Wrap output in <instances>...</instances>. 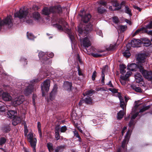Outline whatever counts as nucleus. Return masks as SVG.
<instances>
[{"label":"nucleus","mask_w":152,"mask_h":152,"mask_svg":"<svg viewBox=\"0 0 152 152\" xmlns=\"http://www.w3.org/2000/svg\"><path fill=\"white\" fill-rule=\"evenodd\" d=\"M58 22L62 25L63 27L61 25H59L58 24H54V26L57 27L59 30L63 31L64 30V31L65 30L66 32L68 34L71 40L72 41L74 39V37L72 33L71 30L67 28L66 27V26L68 25L67 23L65 21L64 19L62 18L59 19Z\"/></svg>","instance_id":"f257e3e1"},{"label":"nucleus","mask_w":152,"mask_h":152,"mask_svg":"<svg viewBox=\"0 0 152 152\" xmlns=\"http://www.w3.org/2000/svg\"><path fill=\"white\" fill-rule=\"evenodd\" d=\"M42 13L45 15H48L51 13H54L57 12L60 13L62 11L61 7L56 8V7H50L49 8L45 7L42 10Z\"/></svg>","instance_id":"f03ea898"},{"label":"nucleus","mask_w":152,"mask_h":152,"mask_svg":"<svg viewBox=\"0 0 152 152\" xmlns=\"http://www.w3.org/2000/svg\"><path fill=\"white\" fill-rule=\"evenodd\" d=\"M27 139L28 141L30 143L31 147L33 148L34 152H36V146L37 142V139L34 137V134L33 132H30L27 135Z\"/></svg>","instance_id":"7ed1b4c3"},{"label":"nucleus","mask_w":152,"mask_h":152,"mask_svg":"<svg viewBox=\"0 0 152 152\" xmlns=\"http://www.w3.org/2000/svg\"><path fill=\"white\" fill-rule=\"evenodd\" d=\"M138 68L142 74L143 76L145 79L148 80H152V71L151 70L148 71L144 69L142 65H138Z\"/></svg>","instance_id":"20e7f679"},{"label":"nucleus","mask_w":152,"mask_h":152,"mask_svg":"<svg viewBox=\"0 0 152 152\" xmlns=\"http://www.w3.org/2000/svg\"><path fill=\"white\" fill-rule=\"evenodd\" d=\"M93 29L92 25L91 24H89L86 25L85 27L83 28L80 25L78 27V31L81 34H86Z\"/></svg>","instance_id":"39448f33"},{"label":"nucleus","mask_w":152,"mask_h":152,"mask_svg":"<svg viewBox=\"0 0 152 152\" xmlns=\"http://www.w3.org/2000/svg\"><path fill=\"white\" fill-rule=\"evenodd\" d=\"M28 11L25 10L24 8L20 9L18 12H17L15 13V17H18L20 19H22L25 18L26 19H28L27 15Z\"/></svg>","instance_id":"423d86ee"},{"label":"nucleus","mask_w":152,"mask_h":152,"mask_svg":"<svg viewBox=\"0 0 152 152\" xmlns=\"http://www.w3.org/2000/svg\"><path fill=\"white\" fill-rule=\"evenodd\" d=\"M33 81H34V82H37V80H34L30 82L31 83L30 84L28 83H26L25 84L26 88L23 92L24 93L25 95H28L29 94H31L33 91V86L32 84V83H33Z\"/></svg>","instance_id":"0eeeda50"},{"label":"nucleus","mask_w":152,"mask_h":152,"mask_svg":"<svg viewBox=\"0 0 152 152\" xmlns=\"http://www.w3.org/2000/svg\"><path fill=\"white\" fill-rule=\"evenodd\" d=\"M50 80L47 79L41 84V88L42 91V96H45V91L47 92L49 91L50 86Z\"/></svg>","instance_id":"6e6552de"},{"label":"nucleus","mask_w":152,"mask_h":152,"mask_svg":"<svg viewBox=\"0 0 152 152\" xmlns=\"http://www.w3.org/2000/svg\"><path fill=\"white\" fill-rule=\"evenodd\" d=\"M12 17L11 15L7 16V18L3 20H2L0 18V29L1 26L4 25L11 26L12 24Z\"/></svg>","instance_id":"1a4fd4ad"},{"label":"nucleus","mask_w":152,"mask_h":152,"mask_svg":"<svg viewBox=\"0 0 152 152\" xmlns=\"http://www.w3.org/2000/svg\"><path fill=\"white\" fill-rule=\"evenodd\" d=\"M24 100V96H20L18 97L14 98L12 100V102L13 104L15 106H16L21 104Z\"/></svg>","instance_id":"9d476101"},{"label":"nucleus","mask_w":152,"mask_h":152,"mask_svg":"<svg viewBox=\"0 0 152 152\" xmlns=\"http://www.w3.org/2000/svg\"><path fill=\"white\" fill-rule=\"evenodd\" d=\"M81 43L83 46L85 48H86L91 45V43L87 37H85L82 40L81 39Z\"/></svg>","instance_id":"9b49d317"},{"label":"nucleus","mask_w":152,"mask_h":152,"mask_svg":"<svg viewBox=\"0 0 152 152\" xmlns=\"http://www.w3.org/2000/svg\"><path fill=\"white\" fill-rule=\"evenodd\" d=\"M131 132V130L130 129L126 133L125 139L123 140L122 144V147L123 148H124L126 145L127 144L130 135V133Z\"/></svg>","instance_id":"f8f14e48"},{"label":"nucleus","mask_w":152,"mask_h":152,"mask_svg":"<svg viewBox=\"0 0 152 152\" xmlns=\"http://www.w3.org/2000/svg\"><path fill=\"white\" fill-rule=\"evenodd\" d=\"M147 57V55L145 54H140L138 55L137 59L140 63H138V65H140V63H143L145 61V59Z\"/></svg>","instance_id":"ddd939ff"},{"label":"nucleus","mask_w":152,"mask_h":152,"mask_svg":"<svg viewBox=\"0 0 152 152\" xmlns=\"http://www.w3.org/2000/svg\"><path fill=\"white\" fill-rule=\"evenodd\" d=\"M131 44L132 47H140L141 45V41L140 39H134L131 41Z\"/></svg>","instance_id":"4468645a"},{"label":"nucleus","mask_w":152,"mask_h":152,"mask_svg":"<svg viewBox=\"0 0 152 152\" xmlns=\"http://www.w3.org/2000/svg\"><path fill=\"white\" fill-rule=\"evenodd\" d=\"M2 98L5 101H8L11 99L10 95L7 92H4L2 94Z\"/></svg>","instance_id":"2eb2a0df"},{"label":"nucleus","mask_w":152,"mask_h":152,"mask_svg":"<svg viewBox=\"0 0 152 152\" xmlns=\"http://www.w3.org/2000/svg\"><path fill=\"white\" fill-rule=\"evenodd\" d=\"M22 118L20 117H16V116L13 118L12 124L14 126L18 124L21 123Z\"/></svg>","instance_id":"dca6fc26"},{"label":"nucleus","mask_w":152,"mask_h":152,"mask_svg":"<svg viewBox=\"0 0 152 152\" xmlns=\"http://www.w3.org/2000/svg\"><path fill=\"white\" fill-rule=\"evenodd\" d=\"M72 83H71L68 81L65 82L64 84V89L67 91H70L71 89Z\"/></svg>","instance_id":"f3484780"},{"label":"nucleus","mask_w":152,"mask_h":152,"mask_svg":"<svg viewBox=\"0 0 152 152\" xmlns=\"http://www.w3.org/2000/svg\"><path fill=\"white\" fill-rule=\"evenodd\" d=\"M17 114L16 112L14 110L9 111L7 113V117L11 118H13Z\"/></svg>","instance_id":"a211bd4d"},{"label":"nucleus","mask_w":152,"mask_h":152,"mask_svg":"<svg viewBox=\"0 0 152 152\" xmlns=\"http://www.w3.org/2000/svg\"><path fill=\"white\" fill-rule=\"evenodd\" d=\"M136 81L138 83H139L142 80V75L139 73H137L134 75Z\"/></svg>","instance_id":"6ab92c4d"},{"label":"nucleus","mask_w":152,"mask_h":152,"mask_svg":"<svg viewBox=\"0 0 152 152\" xmlns=\"http://www.w3.org/2000/svg\"><path fill=\"white\" fill-rule=\"evenodd\" d=\"M91 18V16L89 14L86 15L82 17V20L84 23L88 22Z\"/></svg>","instance_id":"aec40b11"},{"label":"nucleus","mask_w":152,"mask_h":152,"mask_svg":"<svg viewBox=\"0 0 152 152\" xmlns=\"http://www.w3.org/2000/svg\"><path fill=\"white\" fill-rule=\"evenodd\" d=\"M137 67V65L134 63H132L128 65L127 69L132 71H135Z\"/></svg>","instance_id":"412c9836"},{"label":"nucleus","mask_w":152,"mask_h":152,"mask_svg":"<svg viewBox=\"0 0 152 152\" xmlns=\"http://www.w3.org/2000/svg\"><path fill=\"white\" fill-rule=\"evenodd\" d=\"M115 28L118 30L120 31L121 32H123L126 30L127 27L126 26L119 25L115 26Z\"/></svg>","instance_id":"4be33fe9"},{"label":"nucleus","mask_w":152,"mask_h":152,"mask_svg":"<svg viewBox=\"0 0 152 152\" xmlns=\"http://www.w3.org/2000/svg\"><path fill=\"white\" fill-rule=\"evenodd\" d=\"M119 99L120 102V107L124 110L125 108L126 107V104L124 101V99L121 96L119 97Z\"/></svg>","instance_id":"5701e85b"},{"label":"nucleus","mask_w":152,"mask_h":152,"mask_svg":"<svg viewBox=\"0 0 152 152\" xmlns=\"http://www.w3.org/2000/svg\"><path fill=\"white\" fill-rule=\"evenodd\" d=\"M65 147V145L58 146L55 149V152H61L63 151Z\"/></svg>","instance_id":"b1692460"},{"label":"nucleus","mask_w":152,"mask_h":152,"mask_svg":"<svg viewBox=\"0 0 152 152\" xmlns=\"http://www.w3.org/2000/svg\"><path fill=\"white\" fill-rule=\"evenodd\" d=\"M100 52H98L95 51V53H93L92 54V56L94 57L95 58H98L100 57H101L102 55L100 54V53H101L103 52L102 50H99Z\"/></svg>","instance_id":"393cba45"},{"label":"nucleus","mask_w":152,"mask_h":152,"mask_svg":"<svg viewBox=\"0 0 152 152\" xmlns=\"http://www.w3.org/2000/svg\"><path fill=\"white\" fill-rule=\"evenodd\" d=\"M2 130L4 132H8L10 130V127L9 125L4 126L2 127Z\"/></svg>","instance_id":"a878e982"},{"label":"nucleus","mask_w":152,"mask_h":152,"mask_svg":"<svg viewBox=\"0 0 152 152\" xmlns=\"http://www.w3.org/2000/svg\"><path fill=\"white\" fill-rule=\"evenodd\" d=\"M90 51H87L88 52V54L92 56V54L93 53H95V51L98 52H100L99 51V50L98 49H96L94 47H91V49L89 50Z\"/></svg>","instance_id":"bb28decb"},{"label":"nucleus","mask_w":152,"mask_h":152,"mask_svg":"<svg viewBox=\"0 0 152 152\" xmlns=\"http://www.w3.org/2000/svg\"><path fill=\"white\" fill-rule=\"evenodd\" d=\"M126 68V65L124 64L121 65L120 66V72L121 74H124L126 72V71L125 69Z\"/></svg>","instance_id":"cd10ccee"},{"label":"nucleus","mask_w":152,"mask_h":152,"mask_svg":"<svg viewBox=\"0 0 152 152\" xmlns=\"http://www.w3.org/2000/svg\"><path fill=\"white\" fill-rule=\"evenodd\" d=\"M97 12L100 14H102L106 12V10L102 6L98 7L97 9Z\"/></svg>","instance_id":"c85d7f7f"},{"label":"nucleus","mask_w":152,"mask_h":152,"mask_svg":"<svg viewBox=\"0 0 152 152\" xmlns=\"http://www.w3.org/2000/svg\"><path fill=\"white\" fill-rule=\"evenodd\" d=\"M85 102L87 104H91L92 103V100L91 98L88 97L84 99Z\"/></svg>","instance_id":"c756f323"},{"label":"nucleus","mask_w":152,"mask_h":152,"mask_svg":"<svg viewBox=\"0 0 152 152\" xmlns=\"http://www.w3.org/2000/svg\"><path fill=\"white\" fill-rule=\"evenodd\" d=\"M47 146L49 151L50 152H52L54 150L53 144L50 142L48 143Z\"/></svg>","instance_id":"7c9ffc66"},{"label":"nucleus","mask_w":152,"mask_h":152,"mask_svg":"<svg viewBox=\"0 0 152 152\" xmlns=\"http://www.w3.org/2000/svg\"><path fill=\"white\" fill-rule=\"evenodd\" d=\"M124 114V112L123 110H120L117 114V118L118 119H121L123 118Z\"/></svg>","instance_id":"2f4dec72"},{"label":"nucleus","mask_w":152,"mask_h":152,"mask_svg":"<svg viewBox=\"0 0 152 152\" xmlns=\"http://www.w3.org/2000/svg\"><path fill=\"white\" fill-rule=\"evenodd\" d=\"M128 79L126 78L125 77L122 76L121 77L120 81L122 85H125L126 84V81Z\"/></svg>","instance_id":"473e14b6"},{"label":"nucleus","mask_w":152,"mask_h":152,"mask_svg":"<svg viewBox=\"0 0 152 152\" xmlns=\"http://www.w3.org/2000/svg\"><path fill=\"white\" fill-rule=\"evenodd\" d=\"M131 87L133 90H134L136 92H142V89L139 87H137L134 85H132Z\"/></svg>","instance_id":"72a5a7b5"},{"label":"nucleus","mask_w":152,"mask_h":152,"mask_svg":"<svg viewBox=\"0 0 152 152\" xmlns=\"http://www.w3.org/2000/svg\"><path fill=\"white\" fill-rule=\"evenodd\" d=\"M73 133L74 134V135L76 137H77L78 138V141L81 142V138L79 135L78 132L76 131H73Z\"/></svg>","instance_id":"f704fd0d"},{"label":"nucleus","mask_w":152,"mask_h":152,"mask_svg":"<svg viewBox=\"0 0 152 152\" xmlns=\"http://www.w3.org/2000/svg\"><path fill=\"white\" fill-rule=\"evenodd\" d=\"M33 17L37 20H38L40 17V14L38 12H35L33 14Z\"/></svg>","instance_id":"c9c22d12"},{"label":"nucleus","mask_w":152,"mask_h":152,"mask_svg":"<svg viewBox=\"0 0 152 152\" xmlns=\"http://www.w3.org/2000/svg\"><path fill=\"white\" fill-rule=\"evenodd\" d=\"M116 47L117 46L116 44H111L109 47L107 48V49L108 50H113L116 48Z\"/></svg>","instance_id":"e433bc0d"},{"label":"nucleus","mask_w":152,"mask_h":152,"mask_svg":"<svg viewBox=\"0 0 152 152\" xmlns=\"http://www.w3.org/2000/svg\"><path fill=\"white\" fill-rule=\"evenodd\" d=\"M150 107V106L148 105V106H144L140 110V113H142L144 111L148 110Z\"/></svg>","instance_id":"4c0bfd02"},{"label":"nucleus","mask_w":152,"mask_h":152,"mask_svg":"<svg viewBox=\"0 0 152 152\" xmlns=\"http://www.w3.org/2000/svg\"><path fill=\"white\" fill-rule=\"evenodd\" d=\"M124 56L128 58L130 56V54L129 50H126L123 53Z\"/></svg>","instance_id":"58836bf2"},{"label":"nucleus","mask_w":152,"mask_h":152,"mask_svg":"<svg viewBox=\"0 0 152 152\" xmlns=\"http://www.w3.org/2000/svg\"><path fill=\"white\" fill-rule=\"evenodd\" d=\"M55 95V94L54 90H53L50 93V98L51 100H52L54 99Z\"/></svg>","instance_id":"ea45409f"},{"label":"nucleus","mask_w":152,"mask_h":152,"mask_svg":"<svg viewBox=\"0 0 152 152\" xmlns=\"http://www.w3.org/2000/svg\"><path fill=\"white\" fill-rule=\"evenodd\" d=\"M134 124V120H131L129 124V126L130 127V129H133Z\"/></svg>","instance_id":"a19ab883"},{"label":"nucleus","mask_w":152,"mask_h":152,"mask_svg":"<svg viewBox=\"0 0 152 152\" xmlns=\"http://www.w3.org/2000/svg\"><path fill=\"white\" fill-rule=\"evenodd\" d=\"M143 28H141L137 29V30L133 34L132 36L133 37H134L136 35L138 34L139 33L142 31L143 30Z\"/></svg>","instance_id":"79ce46f5"},{"label":"nucleus","mask_w":152,"mask_h":152,"mask_svg":"<svg viewBox=\"0 0 152 152\" xmlns=\"http://www.w3.org/2000/svg\"><path fill=\"white\" fill-rule=\"evenodd\" d=\"M125 11L126 12L127 14H128L130 16L132 15V14L131 13V10L128 7H125Z\"/></svg>","instance_id":"37998d69"},{"label":"nucleus","mask_w":152,"mask_h":152,"mask_svg":"<svg viewBox=\"0 0 152 152\" xmlns=\"http://www.w3.org/2000/svg\"><path fill=\"white\" fill-rule=\"evenodd\" d=\"M6 141V139L4 137H1L0 138V145H2L4 144Z\"/></svg>","instance_id":"c03bdc74"},{"label":"nucleus","mask_w":152,"mask_h":152,"mask_svg":"<svg viewBox=\"0 0 152 152\" xmlns=\"http://www.w3.org/2000/svg\"><path fill=\"white\" fill-rule=\"evenodd\" d=\"M24 134L25 136H26L28 132V130L26 124H25L24 125Z\"/></svg>","instance_id":"a18cd8bd"},{"label":"nucleus","mask_w":152,"mask_h":152,"mask_svg":"<svg viewBox=\"0 0 152 152\" xmlns=\"http://www.w3.org/2000/svg\"><path fill=\"white\" fill-rule=\"evenodd\" d=\"M113 21L115 24H118L119 22V20L118 18L116 16H115L113 18Z\"/></svg>","instance_id":"49530a36"},{"label":"nucleus","mask_w":152,"mask_h":152,"mask_svg":"<svg viewBox=\"0 0 152 152\" xmlns=\"http://www.w3.org/2000/svg\"><path fill=\"white\" fill-rule=\"evenodd\" d=\"M151 44V42L150 40H148L146 41L143 44V45L147 47L149 46Z\"/></svg>","instance_id":"de8ad7c7"},{"label":"nucleus","mask_w":152,"mask_h":152,"mask_svg":"<svg viewBox=\"0 0 152 152\" xmlns=\"http://www.w3.org/2000/svg\"><path fill=\"white\" fill-rule=\"evenodd\" d=\"M27 37L28 38L30 39H32L34 38V37L33 35L28 32L27 33Z\"/></svg>","instance_id":"09e8293b"},{"label":"nucleus","mask_w":152,"mask_h":152,"mask_svg":"<svg viewBox=\"0 0 152 152\" xmlns=\"http://www.w3.org/2000/svg\"><path fill=\"white\" fill-rule=\"evenodd\" d=\"M95 92V91L92 89L88 91L85 92V94L86 95H90Z\"/></svg>","instance_id":"8fccbe9b"},{"label":"nucleus","mask_w":152,"mask_h":152,"mask_svg":"<svg viewBox=\"0 0 152 152\" xmlns=\"http://www.w3.org/2000/svg\"><path fill=\"white\" fill-rule=\"evenodd\" d=\"M97 75V73L96 71H94L93 72L92 76V79L94 81L95 80V78Z\"/></svg>","instance_id":"3c124183"},{"label":"nucleus","mask_w":152,"mask_h":152,"mask_svg":"<svg viewBox=\"0 0 152 152\" xmlns=\"http://www.w3.org/2000/svg\"><path fill=\"white\" fill-rule=\"evenodd\" d=\"M5 111L4 107L3 106L0 107V114H2Z\"/></svg>","instance_id":"603ef678"},{"label":"nucleus","mask_w":152,"mask_h":152,"mask_svg":"<svg viewBox=\"0 0 152 152\" xmlns=\"http://www.w3.org/2000/svg\"><path fill=\"white\" fill-rule=\"evenodd\" d=\"M148 39L147 38H141L140 39V41H141V44H143L144 43H145L146 41L148 40Z\"/></svg>","instance_id":"864d4df0"},{"label":"nucleus","mask_w":152,"mask_h":152,"mask_svg":"<svg viewBox=\"0 0 152 152\" xmlns=\"http://www.w3.org/2000/svg\"><path fill=\"white\" fill-rule=\"evenodd\" d=\"M66 130V126H63L60 128V131L61 132H64Z\"/></svg>","instance_id":"5fc2aeb1"},{"label":"nucleus","mask_w":152,"mask_h":152,"mask_svg":"<svg viewBox=\"0 0 152 152\" xmlns=\"http://www.w3.org/2000/svg\"><path fill=\"white\" fill-rule=\"evenodd\" d=\"M139 114V113L137 112L135 113V114L133 115L132 117L131 120H134V119Z\"/></svg>","instance_id":"6e6d98bb"},{"label":"nucleus","mask_w":152,"mask_h":152,"mask_svg":"<svg viewBox=\"0 0 152 152\" xmlns=\"http://www.w3.org/2000/svg\"><path fill=\"white\" fill-rule=\"evenodd\" d=\"M132 74V72H127L125 76H123L125 77L126 78L128 79L129 77Z\"/></svg>","instance_id":"4d7b16f0"},{"label":"nucleus","mask_w":152,"mask_h":152,"mask_svg":"<svg viewBox=\"0 0 152 152\" xmlns=\"http://www.w3.org/2000/svg\"><path fill=\"white\" fill-rule=\"evenodd\" d=\"M45 53L43 52H40L39 53V56L40 59L42 58L43 57Z\"/></svg>","instance_id":"13d9d810"},{"label":"nucleus","mask_w":152,"mask_h":152,"mask_svg":"<svg viewBox=\"0 0 152 152\" xmlns=\"http://www.w3.org/2000/svg\"><path fill=\"white\" fill-rule=\"evenodd\" d=\"M112 4L113 6L115 7H118L119 6V3L116 1H113Z\"/></svg>","instance_id":"bf43d9fd"},{"label":"nucleus","mask_w":152,"mask_h":152,"mask_svg":"<svg viewBox=\"0 0 152 152\" xmlns=\"http://www.w3.org/2000/svg\"><path fill=\"white\" fill-rule=\"evenodd\" d=\"M55 138L56 140H57L59 139L60 136L59 133H55Z\"/></svg>","instance_id":"052dcab7"},{"label":"nucleus","mask_w":152,"mask_h":152,"mask_svg":"<svg viewBox=\"0 0 152 152\" xmlns=\"http://www.w3.org/2000/svg\"><path fill=\"white\" fill-rule=\"evenodd\" d=\"M60 130V128L58 126L56 127L55 129V133H59V131Z\"/></svg>","instance_id":"680f3d73"},{"label":"nucleus","mask_w":152,"mask_h":152,"mask_svg":"<svg viewBox=\"0 0 152 152\" xmlns=\"http://www.w3.org/2000/svg\"><path fill=\"white\" fill-rule=\"evenodd\" d=\"M96 33L99 36L102 37H103V34L101 31L99 30H97L96 31Z\"/></svg>","instance_id":"e2e57ef3"},{"label":"nucleus","mask_w":152,"mask_h":152,"mask_svg":"<svg viewBox=\"0 0 152 152\" xmlns=\"http://www.w3.org/2000/svg\"><path fill=\"white\" fill-rule=\"evenodd\" d=\"M41 124L40 122H38L37 123V128L38 131H41Z\"/></svg>","instance_id":"0e129e2a"},{"label":"nucleus","mask_w":152,"mask_h":152,"mask_svg":"<svg viewBox=\"0 0 152 152\" xmlns=\"http://www.w3.org/2000/svg\"><path fill=\"white\" fill-rule=\"evenodd\" d=\"M146 27L147 28L151 29L152 28V21L146 26Z\"/></svg>","instance_id":"69168bd1"},{"label":"nucleus","mask_w":152,"mask_h":152,"mask_svg":"<svg viewBox=\"0 0 152 152\" xmlns=\"http://www.w3.org/2000/svg\"><path fill=\"white\" fill-rule=\"evenodd\" d=\"M109 90L113 93H115L117 92V91L116 89L112 88H109Z\"/></svg>","instance_id":"338daca9"},{"label":"nucleus","mask_w":152,"mask_h":152,"mask_svg":"<svg viewBox=\"0 0 152 152\" xmlns=\"http://www.w3.org/2000/svg\"><path fill=\"white\" fill-rule=\"evenodd\" d=\"M133 7L135 9H136L138 10L139 11H141V9L138 7V6L136 5H134L133 6Z\"/></svg>","instance_id":"774afa93"}]
</instances>
